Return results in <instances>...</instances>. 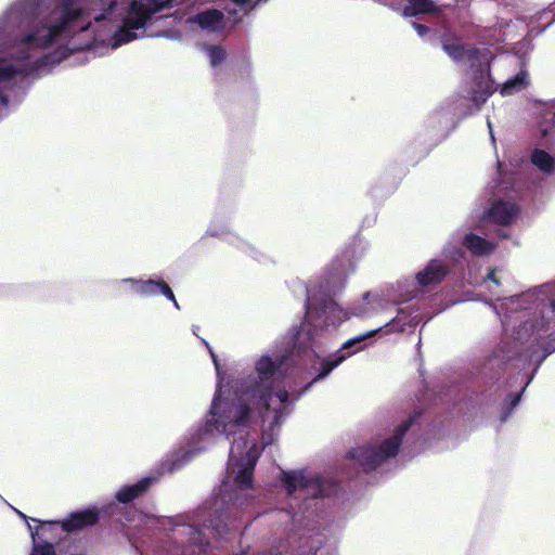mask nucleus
<instances>
[{
	"label": "nucleus",
	"instance_id": "26",
	"mask_svg": "<svg viewBox=\"0 0 555 555\" xmlns=\"http://www.w3.org/2000/svg\"><path fill=\"white\" fill-rule=\"evenodd\" d=\"M159 285L160 286L158 293H162L167 299L171 300L177 308H179L177 299L170 286L164 281H162Z\"/></svg>",
	"mask_w": 555,
	"mask_h": 555
},
{
	"label": "nucleus",
	"instance_id": "38",
	"mask_svg": "<svg viewBox=\"0 0 555 555\" xmlns=\"http://www.w3.org/2000/svg\"><path fill=\"white\" fill-rule=\"evenodd\" d=\"M314 481L318 483V486H320V478H319V477H317V478L314 479Z\"/></svg>",
	"mask_w": 555,
	"mask_h": 555
},
{
	"label": "nucleus",
	"instance_id": "24",
	"mask_svg": "<svg viewBox=\"0 0 555 555\" xmlns=\"http://www.w3.org/2000/svg\"><path fill=\"white\" fill-rule=\"evenodd\" d=\"M207 51L212 66L219 65L227 57L225 50L220 46H209Z\"/></svg>",
	"mask_w": 555,
	"mask_h": 555
},
{
	"label": "nucleus",
	"instance_id": "28",
	"mask_svg": "<svg viewBox=\"0 0 555 555\" xmlns=\"http://www.w3.org/2000/svg\"><path fill=\"white\" fill-rule=\"evenodd\" d=\"M487 279L496 284L498 286L501 285V282L496 276V269H491L487 274Z\"/></svg>",
	"mask_w": 555,
	"mask_h": 555
},
{
	"label": "nucleus",
	"instance_id": "15",
	"mask_svg": "<svg viewBox=\"0 0 555 555\" xmlns=\"http://www.w3.org/2000/svg\"><path fill=\"white\" fill-rule=\"evenodd\" d=\"M463 245L475 256H487L494 250L492 243L474 233L465 235Z\"/></svg>",
	"mask_w": 555,
	"mask_h": 555
},
{
	"label": "nucleus",
	"instance_id": "2",
	"mask_svg": "<svg viewBox=\"0 0 555 555\" xmlns=\"http://www.w3.org/2000/svg\"><path fill=\"white\" fill-rule=\"evenodd\" d=\"M257 411L261 418L268 411L257 408L246 395V388L242 396L231 401H220L217 397L211 403L210 413L215 417V427L218 431L230 436L235 434L237 429L245 428L250 425L251 411Z\"/></svg>",
	"mask_w": 555,
	"mask_h": 555
},
{
	"label": "nucleus",
	"instance_id": "34",
	"mask_svg": "<svg viewBox=\"0 0 555 555\" xmlns=\"http://www.w3.org/2000/svg\"><path fill=\"white\" fill-rule=\"evenodd\" d=\"M554 350H555V348H552L551 350H546L545 353L543 354V357L540 359L539 364L546 358L547 354H550Z\"/></svg>",
	"mask_w": 555,
	"mask_h": 555
},
{
	"label": "nucleus",
	"instance_id": "21",
	"mask_svg": "<svg viewBox=\"0 0 555 555\" xmlns=\"http://www.w3.org/2000/svg\"><path fill=\"white\" fill-rule=\"evenodd\" d=\"M28 529L30 530L31 538H33V550L30 555H56L55 548L52 543L50 542H43L38 543L36 542V535L38 534V528L36 531L33 530L31 526L28 525Z\"/></svg>",
	"mask_w": 555,
	"mask_h": 555
},
{
	"label": "nucleus",
	"instance_id": "19",
	"mask_svg": "<svg viewBox=\"0 0 555 555\" xmlns=\"http://www.w3.org/2000/svg\"><path fill=\"white\" fill-rule=\"evenodd\" d=\"M529 85L528 73L520 70L515 77L506 80L500 89L503 96L512 95L518 91L524 90Z\"/></svg>",
	"mask_w": 555,
	"mask_h": 555
},
{
	"label": "nucleus",
	"instance_id": "31",
	"mask_svg": "<svg viewBox=\"0 0 555 555\" xmlns=\"http://www.w3.org/2000/svg\"><path fill=\"white\" fill-rule=\"evenodd\" d=\"M157 4H163V9L170 3L171 0H156ZM152 3L149 4L151 8L155 7L154 0L151 1Z\"/></svg>",
	"mask_w": 555,
	"mask_h": 555
},
{
	"label": "nucleus",
	"instance_id": "36",
	"mask_svg": "<svg viewBox=\"0 0 555 555\" xmlns=\"http://www.w3.org/2000/svg\"><path fill=\"white\" fill-rule=\"evenodd\" d=\"M551 308L555 312V298L551 301Z\"/></svg>",
	"mask_w": 555,
	"mask_h": 555
},
{
	"label": "nucleus",
	"instance_id": "17",
	"mask_svg": "<svg viewBox=\"0 0 555 555\" xmlns=\"http://www.w3.org/2000/svg\"><path fill=\"white\" fill-rule=\"evenodd\" d=\"M441 10L433 0H409L403 9V15L406 17L420 14H439Z\"/></svg>",
	"mask_w": 555,
	"mask_h": 555
},
{
	"label": "nucleus",
	"instance_id": "3",
	"mask_svg": "<svg viewBox=\"0 0 555 555\" xmlns=\"http://www.w3.org/2000/svg\"><path fill=\"white\" fill-rule=\"evenodd\" d=\"M414 417L402 422L390 438L385 439L379 446H361L348 452V456L356 460L364 473H371L382 465L387 459L395 457L402 443L403 437L411 428Z\"/></svg>",
	"mask_w": 555,
	"mask_h": 555
},
{
	"label": "nucleus",
	"instance_id": "18",
	"mask_svg": "<svg viewBox=\"0 0 555 555\" xmlns=\"http://www.w3.org/2000/svg\"><path fill=\"white\" fill-rule=\"evenodd\" d=\"M282 481L288 494H293L297 489H307L311 483L302 472H283Z\"/></svg>",
	"mask_w": 555,
	"mask_h": 555
},
{
	"label": "nucleus",
	"instance_id": "30",
	"mask_svg": "<svg viewBox=\"0 0 555 555\" xmlns=\"http://www.w3.org/2000/svg\"><path fill=\"white\" fill-rule=\"evenodd\" d=\"M209 352H210V356H211V359H212V362L216 366V370L219 371L220 369V363H219V359L217 357V354L211 350V348H209Z\"/></svg>",
	"mask_w": 555,
	"mask_h": 555
},
{
	"label": "nucleus",
	"instance_id": "35",
	"mask_svg": "<svg viewBox=\"0 0 555 555\" xmlns=\"http://www.w3.org/2000/svg\"><path fill=\"white\" fill-rule=\"evenodd\" d=\"M279 411L275 410V417H274V423L278 424L279 423Z\"/></svg>",
	"mask_w": 555,
	"mask_h": 555
},
{
	"label": "nucleus",
	"instance_id": "22",
	"mask_svg": "<svg viewBox=\"0 0 555 555\" xmlns=\"http://www.w3.org/2000/svg\"><path fill=\"white\" fill-rule=\"evenodd\" d=\"M130 282L134 283L137 285V293L144 296L155 295L159 291V284L162 281H155V280H146V281H135V280H129Z\"/></svg>",
	"mask_w": 555,
	"mask_h": 555
},
{
	"label": "nucleus",
	"instance_id": "33",
	"mask_svg": "<svg viewBox=\"0 0 555 555\" xmlns=\"http://www.w3.org/2000/svg\"><path fill=\"white\" fill-rule=\"evenodd\" d=\"M0 103L4 106L8 105V103H9L8 98L3 94H0Z\"/></svg>",
	"mask_w": 555,
	"mask_h": 555
},
{
	"label": "nucleus",
	"instance_id": "6",
	"mask_svg": "<svg viewBox=\"0 0 555 555\" xmlns=\"http://www.w3.org/2000/svg\"><path fill=\"white\" fill-rule=\"evenodd\" d=\"M440 43L444 53L454 62L467 60L472 68L481 65L483 62H488L487 54L489 50H481L472 46L466 47L454 33L443 34L440 37Z\"/></svg>",
	"mask_w": 555,
	"mask_h": 555
},
{
	"label": "nucleus",
	"instance_id": "25",
	"mask_svg": "<svg viewBox=\"0 0 555 555\" xmlns=\"http://www.w3.org/2000/svg\"><path fill=\"white\" fill-rule=\"evenodd\" d=\"M21 72L12 64H0V82H8L16 77Z\"/></svg>",
	"mask_w": 555,
	"mask_h": 555
},
{
	"label": "nucleus",
	"instance_id": "9",
	"mask_svg": "<svg viewBox=\"0 0 555 555\" xmlns=\"http://www.w3.org/2000/svg\"><path fill=\"white\" fill-rule=\"evenodd\" d=\"M477 66L479 69L475 75L474 87L469 92V99L477 107H480L494 93L496 88L490 77V68L488 67L487 70L483 69L482 64Z\"/></svg>",
	"mask_w": 555,
	"mask_h": 555
},
{
	"label": "nucleus",
	"instance_id": "12",
	"mask_svg": "<svg viewBox=\"0 0 555 555\" xmlns=\"http://www.w3.org/2000/svg\"><path fill=\"white\" fill-rule=\"evenodd\" d=\"M517 212L518 209L515 204L499 201L491 206L488 217L500 225H509L516 218Z\"/></svg>",
	"mask_w": 555,
	"mask_h": 555
},
{
	"label": "nucleus",
	"instance_id": "1",
	"mask_svg": "<svg viewBox=\"0 0 555 555\" xmlns=\"http://www.w3.org/2000/svg\"><path fill=\"white\" fill-rule=\"evenodd\" d=\"M81 15L82 10L76 7L75 0H64L51 10L46 8L44 0H22L12 7L9 20L28 30L21 39L22 44L46 49L63 33L70 31Z\"/></svg>",
	"mask_w": 555,
	"mask_h": 555
},
{
	"label": "nucleus",
	"instance_id": "10",
	"mask_svg": "<svg viewBox=\"0 0 555 555\" xmlns=\"http://www.w3.org/2000/svg\"><path fill=\"white\" fill-rule=\"evenodd\" d=\"M259 459L257 447L253 444L244 456L237 460L240 469L234 477L235 485L242 489L247 490L253 488L254 470Z\"/></svg>",
	"mask_w": 555,
	"mask_h": 555
},
{
	"label": "nucleus",
	"instance_id": "13",
	"mask_svg": "<svg viewBox=\"0 0 555 555\" xmlns=\"http://www.w3.org/2000/svg\"><path fill=\"white\" fill-rule=\"evenodd\" d=\"M152 481H153V478L145 477V478H142L141 480H139L134 485L124 486L116 492L115 499L119 503H124V504L130 503L133 500H135V499L140 498L141 495H143L144 493H146L152 485Z\"/></svg>",
	"mask_w": 555,
	"mask_h": 555
},
{
	"label": "nucleus",
	"instance_id": "27",
	"mask_svg": "<svg viewBox=\"0 0 555 555\" xmlns=\"http://www.w3.org/2000/svg\"><path fill=\"white\" fill-rule=\"evenodd\" d=\"M412 25H413L414 29L416 30V33L421 37L426 36L429 33V30H430L429 27L424 25V24H420V23L413 22Z\"/></svg>",
	"mask_w": 555,
	"mask_h": 555
},
{
	"label": "nucleus",
	"instance_id": "16",
	"mask_svg": "<svg viewBox=\"0 0 555 555\" xmlns=\"http://www.w3.org/2000/svg\"><path fill=\"white\" fill-rule=\"evenodd\" d=\"M320 315L332 325L339 324L349 318L348 312L340 308L335 300L326 298L320 307Z\"/></svg>",
	"mask_w": 555,
	"mask_h": 555
},
{
	"label": "nucleus",
	"instance_id": "7",
	"mask_svg": "<svg viewBox=\"0 0 555 555\" xmlns=\"http://www.w3.org/2000/svg\"><path fill=\"white\" fill-rule=\"evenodd\" d=\"M378 331L379 328L372 330L345 341L341 348L334 354V359L326 358L322 361L318 375L306 386L305 390H308L312 384L325 378L335 367L351 354L363 350L366 346L364 341L375 336Z\"/></svg>",
	"mask_w": 555,
	"mask_h": 555
},
{
	"label": "nucleus",
	"instance_id": "4",
	"mask_svg": "<svg viewBox=\"0 0 555 555\" xmlns=\"http://www.w3.org/2000/svg\"><path fill=\"white\" fill-rule=\"evenodd\" d=\"M286 356H279L274 360L269 356H262L256 362L258 379L246 385V395L260 410L269 411L273 396L274 379L283 375L282 367L286 362Z\"/></svg>",
	"mask_w": 555,
	"mask_h": 555
},
{
	"label": "nucleus",
	"instance_id": "14",
	"mask_svg": "<svg viewBox=\"0 0 555 555\" xmlns=\"http://www.w3.org/2000/svg\"><path fill=\"white\" fill-rule=\"evenodd\" d=\"M224 14L217 9H209L197 13L192 21L197 23L203 29L212 31L221 30L223 27Z\"/></svg>",
	"mask_w": 555,
	"mask_h": 555
},
{
	"label": "nucleus",
	"instance_id": "8",
	"mask_svg": "<svg viewBox=\"0 0 555 555\" xmlns=\"http://www.w3.org/2000/svg\"><path fill=\"white\" fill-rule=\"evenodd\" d=\"M31 520L39 522L40 527L46 525H61L65 532H76L96 525L100 520V509L95 506L88 507L82 511L70 513L67 518L62 521H41L35 518Z\"/></svg>",
	"mask_w": 555,
	"mask_h": 555
},
{
	"label": "nucleus",
	"instance_id": "23",
	"mask_svg": "<svg viewBox=\"0 0 555 555\" xmlns=\"http://www.w3.org/2000/svg\"><path fill=\"white\" fill-rule=\"evenodd\" d=\"M525 388H526V386L522 387V389L518 393L508 395L507 398L504 400V402H503V412H502V416H501V421L502 422H506L507 421V418L511 415V413L514 410V408L519 403V401L521 399V395H522Z\"/></svg>",
	"mask_w": 555,
	"mask_h": 555
},
{
	"label": "nucleus",
	"instance_id": "37",
	"mask_svg": "<svg viewBox=\"0 0 555 555\" xmlns=\"http://www.w3.org/2000/svg\"><path fill=\"white\" fill-rule=\"evenodd\" d=\"M18 515H20L22 518H24L25 520H27V519H28V517H27L25 514L21 513V512H18Z\"/></svg>",
	"mask_w": 555,
	"mask_h": 555
},
{
	"label": "nucleus",
	"instance_id": "5",
	"mask_svg": "<svg viewBox=\"0 0 555 555\" xmlns=\"http://www.w3.org/2000/svg\"><path fill=\"white\" fill-rule=\"evenodd\" d=\"M154 3L155 7L151 8L141 0L130 2L122 25L114 35V46L118 47L137 39L135 30L144 28L152 16L163 10V4H157L156 0Z\"/></svg>",
	"mask_w": 555,
	"mask_h": 555
},
{
	"label": "nucleus",
	"instance_id": "32",
	"mask_svg": "<svg viewBox=\"0 0 555 555\" xmlns=\"http://www.w3.org/2000/svg\"><path fill=\"white\" fill-rule=\"evenodd\" d=\"M312 308H313V302L310 300V298H308L306 301L307 313H310Z\"/></svg>",
	"mask_w": 555,
	"mask_h": 555
},
{
	"label": "nucleus",
	"instance_id": "11",
	"mask_svg": "<svg viewBox=\"0 0 555 555\" xmlns=\"http://www.w3.org/2000/svg\"><path fill=\"white\" fill-rule=\"evenodd\" d=\"M450 273V267L440 259H433L416 274V281L422 287L440 284Z\"/></svg>",
	"mask_w": 555,
	"mask_h": 555
},
{
	"label": "nucleus",
	"instance_id": "29",
	"mask_svg": "<svg viewBox=\"0 0 555 555\" xmlns=\"http://www.w3.org/2000/svg\"><path fill=\"white\" fill-rule=\"evenodd\" d=\"M276 397L279 398V400L282 402V403H285L288 401V392L285 390V389H282V390H279L276 392Z\"/></svg>",
	"mask_w": 555,
	"mask_h": 555
},
{
	"label": "nucleus",
	"instance_id": "20",
	"mask_svg": "<svg viewBox=\"0 0 555 555\" xmlns=\"http://www.w3.org/2000/svg\"><path fill=\"white\" fill-rule=\"evenodd\" d=\"M531 163L546 173L552 172L555 166L553 157L543 150L533 151L531 155Z\"/></svg>",
	"mask_w": 555,
	"mask_h": 555
}]
</instances>
